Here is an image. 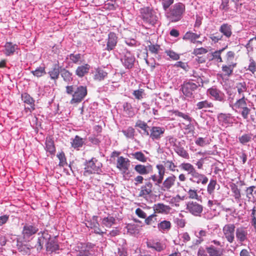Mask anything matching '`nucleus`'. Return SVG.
Returning <instances> with one entry per match:
<instances>
[{
  "mask_svg": "<svg viewBox=\"0 0 256 256\" xmlns=\"http://www.w3.org/2000/svg\"><path fill=\"white\" fill-rule=\"evenodd\" d=\"M50 75V76L52 80H56L60 75V70L58 66L56 65H55L52 69L48 72Z\"/></svg>",
  "mask_w": 256,
  "mask_h": 256,
  "instance_id": "79ce46f5",
  "label": "nucleus"
},
{
  "mask_svg": "<svg viewBox=\"0 0 256 256\" xmlns=\"http://www.w3.org/2000/svg\"><path fill=\"white\" fill-rule=\"evenodd\" d=\"M66 92L72 96V98L70 100L72 104H78L80 102V86L76 88L74 86H66Z\"/></svg>",
  "mask_w": 256,
  "mask_h": 256,
  "instance_id": "1a4fd4ad",
  "label": "nucleus"
},
{
  "mask_svg": "<svg viewBox=\"0 0 256 256\" xmlns=\"http://www.w3.org/2000/svg\"><path fill=\"white\" fill-rule=\"evenodd\" d=\"M197 108L201 110L204 108H210L214 106L213 104L207 100L200 102L196 104Z\"/></svg>",
  "mask_w": 256,
  "mask_h": 256,
  "instance_id": "09e8293b",
  "label": "nucleus"
},
{
  "mask_svg": "<svg viewBox=\"0 0 256 256\" xmlns=\"http://www.w3.org/2000/svg\"><path fill=\"white\" fill-rule=\"evenodd\" d=\"M164 163L168 170L172 172H175L176 166L172 160H166L164 161Z\"/></svg>",
  "mask_w": 256,
  "mask_h": 256,
  "instance_id": "4d7b16f0",
  "label": "nucleus"
},
{
  "mask_svg": "<svg viewBox=\"0 0 256 256\" xmlns=\"http://www.w3.org/2000/svg\"><path fill=\"white\" fill-rule=\"evenodd\" d=\"M160 230H169L171 228V223L170 221L164 220L158 224Z\"/></svg>",
  "mask_w": 256,
  "mask_h": 256,
  "instance_id": "49530a36",
  "label": "nucleus"
},
{
  "mask_svg": "<svg viewBox=\"0 0 256 256\" xmlns=\"http://www.w3.org/2000/svg\"><path fill=\"white\" fill-rule=\"evenodd\" d=\"M121 56L120 60L126 68H132L135 62L134 56L124 46H120L118 51Z\"/></svg>",
  "mask_w": 256,
  "mask_h": 256,
  "instance_id": "f257e3e1",
  "label": "nucleus"
},
{
  "mask_svg": "<svg viewBox=\"0 0 256 256\" xmlns=\"http://www.w3.org/2000/svg\"><path fill=\"white\" fill-rule=\"evenodd\" d=\"M142 19L145 23L154 26L158 20L156 12L149 7L144 8L140 10Z\"/></svg>",
  "mask_w": 256,
  "mask_h": 256,
  "instance_id": "7ed1b4c3",
  "label": "nucleus"
},
{
  "mask_svg": "<svg viewBox=\"0 0 256 256\" xmlns=\"http://www.w3.org/2000/svg\"><path fill=\"white\" fill-rule=\"evenodd\" d=\"M180 167L182 170L186 171L188 174H192L196 170L193 165L190 163L184 162L180 164Z\"/></svg>",
  "mask_w": 256,
  "mask_h": 256,
  "instance_id": "ea45409f",
  "label": "nucleus"
},
{
  "mask_svg": "<svg viewBox=\"0 0 256 256\" xmlns=\"http://www.w3.org/2000/svg\"><path fill=\"white\" fill-rule=\"evenodd\" d=\"M236 54L233 51H228L226 52V56L224 57V62L226 64H228L232 65V64H236L237 63L235 60Z\"/></svg>",
  "mask_w": 256,
  "mask_h": 256,
  "instance_id": "c85d7f7f",
  "label": "nucleus"
},
{
  "mask_svg": "<svg viewBox=\"0 0 256 256\" xmlns=\"http://www.w3.org/2000/svg\"><path fill=\"white\" fill-rule=\"evenodd\" d=\"M220 31L224 36L229 38L232 34V26L228 24H224L220 26Z\"/></svg>",
  "mask_w": 256,
  "mask_h": 256,
  "instance_id": "7c9ffc66",
  "label": "nucleus"
},
{
  "mask_svg": "<svg viewBox=\"0 0 256 256\" xmlns=\"http://www.w3.org/2000/svg\"><path fill=\"white\" fill-rule=\"evenodd\" d=\"M217 186V182L215 180H210L208 186H207V192L208 194L212 196V197L214 196V190Z\"/></svg>",
  "mask_w": 256,
  "mask_h": 256,
  "instance_id": "e433bc0d",
  "label": "nucleus"
},
{
  "mask_svg": "<svg viewBox=\"0 0 256 256\" xmlns=\"http://www.w3.org/2000/svg\"><path fill=\"white\" fill-rule=\"evenodd\" d=\"M232 191L234 194V196L236 200H239L241 197L240 190L238 186L234 184L231 187Z\"/></svg>",
  "mask_w": 256,
  "mask_h": 256,
  "instance_id": "13d9d810",
  "label": "nucleus"
},
{
  "mask_svg": "<svg viewBox=\"0 0 256 256\" xmlns=\"http://www.w3.org/2000/svg\"><path fill=\"white\" fill-rule=\"evenodd\" d=\"M156 214H152L148 217H146L144 220L146 224L148 225H151L155 223L156 221Z\"/></svg>",
  "mask_w": 256,
  "mask_h": 256,
  "instance_id": "bf43d9fd",
  "label": "nucleus"
},
{
  "mask_svg": "<svg viewBox=\"0 0 256 256\" xmlns=\"http://www.w3.org/2000/svg\"><path fill=\"white\" fill-rule=\"evenodd\" d=\"M71 146L76 150H79L80 148V137L76 136L74 138L70 139Z\"/></svg>",
  "mask_w": 256,
  "mask_h": 256,
  "instance_id": "5fc2aeb1",
  "label": "nucleus"
},
{
  "mask_svg": "<svg viewBox=\"0 0 256 256\" xmlns=\"http://www.w3.org/2000/svg\"><path fill=\"white\" fill-rule=\"evenodd\" d=\"M134 170L140 175H146L152 171V166L150 164L146 166L138 164L134 166Z\"/></svg>",
  "mask_w": 256,
  "mask_h": 256,
  "instance_id": "aec40b11",
  "label": "nucleus"
},
{
  "mask_svg": "<svg viewBox=\"0 0 256 256\" xmlns=\"http://www.w3.org/2000/svg\"><path fill=\"white\" fill-rule=\"evenodd\" d=\"M236 88L240 97L244 96V92H246L248 90V86L246 82H242L236 83Z\"/></svg>",
  "mask_w": 256,
  "mask_h": 256,
  "instance_id": "2f4dec72",
  "label": "nucleus"
},
{
  "mask_svg": "<svg viewBox=\"0 0 256 256\" xmlns=\"http://www.w3.org/2000/svg\"><path fill=\"white\" fill-rule=\"evenodd\" d=\"M256 138V134L253 136L251 133L244 134L238 138L239 142L242 144L250 142L252 140H254Z\"/></svg>",
  "mask_w": 256,
  "mask_h": 256,
  "instance_id": "473e14b6",
  "label": "nucleus"
},
{
  "mask_svg": "<svg viewBox=\"0 0 256 256\" xmlns=\"http://www.w3.org/2000/svg\"><path fill=\"white\" fill-rule=\"evenodd\" d=\"M61 76L64 80L67 82H69L72 80V74L66 69L61 71Z\"/></svg>",
  "mask_w": 256,
  "mask_h": 256,
  "instance_id": "3c124183",
  "label": "nucleus"
},
{
  "mask_svg": "<svg viewBox=\"0 0 256 256\" xmlns=\"http://www.w3.org/2000/svg\"><path fill=\"white\" fill-rule=\"evenodd\" d=\"M81 256H94V252L90 246H86V247H82Z\"/></svg>",
  "mask_w": 256,
  "mask_h": 256,
  "instance_id": "58836bf2",
  "label": "nucleus"
},
{
  "mask_svg": "<svg viewBox=\"0 0 256 256\" xmlns=\"http://www.w3.org/2000/svg\"><path fill=\"white\" fill-rule=\"evenodd\" d=\"M31 72L34 76H36L37 78L42 76L46 74L45 67L44 66H39L37 68L34 70L32 71Z\"/></svg>",
  "mask_w": 256,
  "mask_h": 256,
  "instance_id": "de8ad7c7",
  "label": "nucleus"
},
{
  "mask_svg": "<svg viewBox=\"0 0 256 256\" xmlns=\"http://www.w3.org/2000/svg\"><path fill=\"white\" fill-rule=\"evenodd\" d=\"M98 170V168L97 167L92 160H90L86 164L84 174L88 176L92 173H96Z\"/></svg>",
  "mask_w": 256,
  "mask_h": 256,
  "instance_id": "b1692460",
  "label": "nucleus"
},
{
  "mask_svg": "<svg viewBox=\"0 0 256 256\" xmlns=\"http://www.w3.org/2000/svg\"><path fill=\"white\" fill-rule=\"evenodd\" d=\"M180 185V183L177 182L176 176L174 174H171L166 177L164 180H163L162 190L164 191L170 192L171 189L176 186H179Z\"/></svg>",
  "mask_w": 256,
  "mask_h": 256,
  "instance_id": "423d86ee",
  "label": "nucleus"
},
{
  "mask_svg": "<svg viewBox=\"0 0 256 256\" xmlns=\"http://www.w3.org/2000/svg\"><path fill=\"white\" fill-rule=\"evenodd\" d=\"M247 98L245 96H242L238 100L234 103V106L238 109H242L247 106Z\"/></svg>",
  "mask_w": 256,
  "mask_h": 256,
  "instance_id": "a19ab883",
  "label": "nucleus"
},
{
  "mask_svg": "<svg viewBox=\"0 0 256 256\" xmlns=\"http://www.w3.org/2000/svg\"><path fill=\"white\" fill-rule=\"evenodd\" d=\"M153 209L154 213L168 214L170 212L171 208L162 203H158L154 204Z\"/></svg>",
  "mask_w": 256,
  "mask_h": 256,
  "instance_id": "412c9836",
  "label": "nucleus"
},
{
  "mask_svg": "<svg viewBox=\"0 0 256 256\" xmlns=\"http://www.w3.org/2000/svg\"><path fill=\"white\" fill-rule=\"evenodd\" d=\"M236 64H224L222 66V73L220 74L222 78L226 76L228 78L231 76L233 73L234 69L236 67Z\"/></svg>",
  "mask_w": 256,
  "mask_h": 256,
  "instance_id": "5701e85b",
  "label": "nucleus"
},
{
  "mask_svg": "<svg viewBox=\"0 0 256 256\" xmlns=\"http://www.w3.org/2000/svg\"><path fill=\"white\" fill-rule=\"evenodd\" d=\"M165 129L162 127L152 126L150 130V137L153 140H158L162 136Z\"/></svg>",
  "mask_w": 256,
  "mask_h": 256,
  "instance_id": "a211bd4d",
  "label": "nucleus"
},
{
  "mask_svg": "<svg viewBox=\"0 0 256 256\" xmlns=\"http://www.w3.org/2000/svg\"><path fill=\"white\" fill-rule=\"evenodd\" d=\"M156 168L158 170V174H154L150 176L149 179L152 180L155 183L156 185L159 186L162 183L166 169L164 165L162 164H157Z\"/></svg>",
  "mask_w": 256,
  "mask_h": 256,
  "instance_id": "39448f33",
  "label": "nucleus"
},
{
  "mask_svg": "<svg viewBox=\"0 0 256 256\" xmlns=\"http://www.w3.org/2000/svg\"><path fill=\"white\" fill-rule=\"evenodd\" d=\"M252 224L254 226V229L256 230V207L254 206L252 210Z\"/></svg>",
  "mask_w": 256,
  "mask_h": 256,
  "instance_id": "774afa93",
  "label": "nucleus"
},
{
  "mask_svg": "<svg viewBox=\"0 0 256 256\" xmlns=\"http://www.w3.org/2000/svg\"><path fill=\"white\" fill-rule=\"evenodd\" d=\"M108 76V73L100 68L96 70V74L94 76V80L98 81L104 80Z\"/></svg>",
  "mask_w": 256,
  "mask_h": 256,
  "instance_id": "c9c22d12",
  "label": "nucleus"
},
{
  "mask_svg": "<svg viewBox=\"0 0 256 256\" xmlns=\"http://www.w3.org/2000/svg\"><path fill=\"white\" fill-rule=\"evenodd\" d=\"M144 90L142 88L135 90L132 92V94L134 96L135 98L138 100H142L143 98V94Z\"/></svg>",
  "mask_w": 256,
  "mask_h": 256,
  "instance_id": "69168bd1",
  "label": "nucleus"
},
{
  "mask_svg": "<svg viewBox=\"0 0 256 256\" xmlns=\"http://www.w3.org/2000/svg\"><path fill=\"white\" fill-rule=\"evenodd\" d=\"M185 10V6L182 2L174 5L167 13V17L172 22H176L181 19L182 16Z\"/></svg>",
  "mask_w": 256,
  "mask_h": 256,
  "instance_id": "f03ea898",
  "label": "nucleus"
},
{
  "mask_svg": "<svg viewBox=\"0 0 256 256\" xmlns=\"http://www.w3.org/2000/svg\"><path fill=\"white\" fill-rule=\"evenodd\" d=\"M135 126L141 128L146 133L147 135L149 134L148 130V126L146 122L142 121L141 120H138L136 123Z\"/></svg>",
  "mask_w": 256,
  "mask_h": 256,
  "instance_id": "864d4df0",
  "label": "nucleus"
},
{
  "mask_svg": "<svg viewBox=\"0 0 256 256\" xmlns=\"http://www.w3.org/2000/svg\"><path fill=\"white\" fill-rule=\"evenodd\" d=\"M122 107L124 112L127 116L132 118L136 114L135 109L130 102H124Z\"/></svg>",
  "mask_w": 256,
  "mask_h": 256,
  "instance_id": "cd10ccee",
  "label": "nucleus"
},
{
  "mask_svg": "<svg viewBox=\"0 0 256 256\" xmlns=\"http://www.w3.org/2000/svg\"><path fill=\"white\" fill-rule=\"evenodd\" d=\"M128 232L131 234H138L139 232V230L138 228V226L135 224H128L127 226Z\"/></svg>",
  "mask_w": 256,
  "mask_h": 256,
  "instance_id": "680f3d73",
  "label": "nucleus"
},
{
  "mask_svg": "<svg viewBox=\"0 0 256 256\" xmlns=\"http://www.w3.org/2000/svg\"><path fill=\"white\" fill-rule=\"evenodd\" d=\"M20 48L16 44L12 42H6L4 46V49L2 50V52L6 56H10L18 54Z\"/></svg>",
  "mask_w": 256,
  "mask_h": 256,
  "instance_id": "9d476101",
  "label": "nucleus"
},
{
  "mask_svg": "<svg viewBox=\"0 0 256 256\" xmlns=\"http://www.w3.org/2000/svg\"><path fill=\"white\" fill-rule=\"evenodd\" d=\"M176 152L180 156L186 158L188 159L190 158L188 153L184 148L180 146H176L174 149Z\"/></svg>",
  "mask_w": 256,
  "mask_h": 256,
  "instance_id": "37998d69",
  "label": "nucleus"
},
{
  "mask_svg": "<svg viewBox=\"0 0 256 256\" xmlns=\"http://www.w3.org/2000/svg\"><path fill=\"white\" fill-rule=\"evenodd\" d=\"M46 250L50 253L56 252V250H59V246L56 238L53 239H51L50 238V240H48L46 244Z\"/></svg>",
  "mask_w": 256,
  "mask_h": 256,
  "instance_id": "393cba45",
  "label": "nucleus"
},
{
  "mask_svg": "<svg viewBox=\"0 0 256 256\" xmlns=\"http://www.w3.org/2000/svg\"><path fill=\"white\" fill-rule=\"evenodd\" d=\"M182 200H183V199L181 198L180 196L177 194L176 196H174L170 198L169 203L172 206L178 208L180 206V202Z\"/></svg>",
  "mask_w": 256,
  "mask_h": 256,
  "instance_id": "8fccbe9b",
  "label": "nucleus"
},
{
  "mask_svg": "<svg viewBox=\"0 0 256 256\" xmlns=\"http://www.w3.org/2000/svg\"><path fill=\"white\" fill-rule=\"evenodd\" d=\"M186 210L192 215L200 216L203 211V206L196 202H188L186 204Z\"/></svg>",
  "mask_w": 256,
  "mask_h": 256,
  "instance_id": "0eeeda50",
  "label": "nucleus"
},
{
  "mask_svg": "<svg viewBox=\"0 0 256 256\" xmlns=\"http://www.w3.org/2000/svg\"><path fill=\"white\" fill-rule=\"evenodd\" d=\"M131 154L133 158L140 162L144 163L147 162L148 158L141 151L136 152Z\"/></svg>",
  "mask_w": 256,
  "mask_h": 256,
  "instance_id": "4c0bfd02",
  "label": "nucleus"
},
{
  "mask_svg": "<svg viewBox=\"0 0 256 256\" xmlns=\"http://www.w3.org/2000/svg\"><path fill=\"white\" fill-rule=\"evenodd\" d=\"M117 42L118 37L116 34L113 32H110L108 34L106 50L109 52L113 50L116 46Z\"/></svg>",
  "mask_w": 256,
  "mask_h": 256,
  "instance_id": "f3484780",
  "label": "nucleus"
},
{
  "mask_svg": "<svg viewBox=\"0 0 256 256\" xmlns=\"http://www.w3.org/2000/svg\"><path fill=\"white\" fill-rule=\"evenodd\" d=\"M208 93L216 100L224 102V94L216 88H212L208 89Z\"/></svg>",
  "mask_w": 256,
  "mask_h": 256,
  "instance_id": "6ab92c4d",
  "label": "nucleus"
},
{
  "mask_svg": "<svg viewBox=\"0 0 256 256\" xmlns=\"http://www.w3.org/2000/svg\"><path fill=\"white\" fill-rule=\"evenodd\" d=\"M122 132L128 138H133L134 136L135 130L132 127L129 126L126 130H122Z\"/></svg>",
  "mask_w": 256,
  "mask_h": 256,
  "instance_id": "603ef678",
  "label": "nucleus"
},
{
  "mask_svg": "<svg viewBox=\"0 0 256 256\" xmlns=\"http://www.w3.org/2000/svg\"><path fill=\"white\" fill-rule=\"evenodd\" d=\"M130 166V161L122 156L118 158L116 160V168L120 170L125 173L128 170Z\"/></svg>",
  "mask_w": 256,
  "mask_h": 256,
  "instance_id": "ddd939ff",
  "label": "nucleus"
},
{
  "mask_svg": "<svg viewBox=\"0 0 256 256\" xmlns=\"http://www.w3.org/2000/svg\"><path fill=\"white\" fill-rule=\"evenodd\" d=\"M210 38L212 40V42L216 43L218 42L219 40L222 39V35L219 34L218 32H216L214 34H211L210 36Z\"/></svg>",
  "mask_w": 256,
  "mask_h": 256,
  "instance_id": "e2e57ef3",
  "label": "nucleus"
},
{
  "mask_svg": "<svg viewBox=\"0 0 256 256\" xmlns=\"http://www.w3.org/2000/svg\"><path fill=\"white\" fill-rule=\"evenodd\" d=\"M236 234L238 240L242 242L246 240L248 233L246 228L241 226L236 229Z\"/></svg>",
  "mask_w": 256,
  "mask_h": 256,
  "instance_id": "4be33fe9",
  "label": "nucleus"
},
{
  "mask_svg": "<svg viewBox=\"0 0 256 256\" xmlns=\"http://www.w3.org/2000/svg\"><path fill=\"white\" fill-rule=\"evenodd\" d=\"M57 157L60 160L59 166L64 167L67 165L66 159L65 154L63 152L57 154Z\"/></svg>",
  "mask_w": 256,
  "mask_h": 256,
  "instance_id": "6e6d98bb",
  "label": "nucleus"
},
{
  "mask_svg": "<svg viewBox=\"0 0 256 256\" xmlns=\"http://www.w3.org/2000/svg\"><path fill=\"white\" fill-rule=\"evenodd\" d=\"M38 224L36 223H26L24 225L22 231L24 238L29 240L32 236L38 232Z\"/></svg>",
  "mask_w": 256,
  "mask_h": 256,
  "instance_id": "20e7f679",
  "label": "nucleus"
},
{
  "mask_svg": "<svg viewBox=\"0 0 256 256\" xmlns=\"http://www.w3.org/2000/svg\"><path fill=\"white\" fill-rule=\"evenodd\" d=\"M168 112L170 114V116L174 114L176 116L183 118L184 120L188 121L190 122L192 120V118L190 117L188 114L182 113V112H180L178 110H170L168 111Z\"/></svg>",
  "mask_w": 256,
  "mask_h": 256,
  "instance_id": "f704fd0d",
  "label": "nucleus"
},
{
  "mask_svg": "<svg viewBox=\"0 0 256 256\" xmlns=\"http://www.w3.org/2000/svg\"><path fill=\"white\" fill-rule=\"evenodd\" d=\"M174 222L176 226L180 228H183L186 226V220L182 218H176L174 219Z\"/></svg>",
  "mask_w": 256,
  "mask_h": 256,
  "instance_id": "052dcab7",
  "label": "nucleus"
},
{
  "mask_svg": "<svg viewBox=\"0 0 256 256\" xmlns=\"http://www.w3.org/2000/svg\"><path fill=\"white\" fill-rule=\"evenodd\" d=\"M160 2L164 10H166L174 3V0H160Z\"/></svg>",
  "mask_w": 256,
  "mask_h": 256,
  "instance_id": "338daca9",
  "label": "nucleus"
},
{
  "mask_svg": "<svg viewBox=\"0 0 256 256\" xmlns=\"http://www.w3.org/2000/svg\"><path fill=\"white\" fill-rule=\"evenodd\" d=\"M248 70L254 74L256 72V63L252 58L250 59V64Z\"/></svg>",
  "mask_w": 256,
  "mask_h": 256,
  "instance_id": "0e129e2a",
  "label": "nucleus"
},
{
  "mask_svg": "<svg viewBox=\"0 0 256 256\" xmlns=\"http://www.w3.org/2000/svg\"><path fill=\"white\" fill-rule=\"evenodd\" d=\"M153 184L150 181L146 182L141 186L138 196L146 198L152 193Z\"/></svg>",
  "mask_w": 256,
  "mask_h": 256,
  "instance_id": "f8f14e48",
  "label": "nucleus"
},
{
  "mask_svg": "<svg viewBox=\"0 0 256 256\" xmlns=\"http://www.w3.org/2000/svg\"><path fill=\"white\" fill-rule=\"evenodd\" d=\"M22 99L25 104L30 105V107L27 108L30 112H32L34 110V100L30 94L27 93L22 94Z\"/></svg>",
  "mask_w": 256,
  "mask_h": 256,
  "instance_id": "a878e982",
  "label": "nucleus"
},
{
  "mask_svg": "<svg viewBox=\"0 0 256 256\" xmlns=\"http://www.w3.org/2000/svg\"><path fill=\"white\" fill-rule=\"evenodd\" d=\"M200 37V34H197L196 33L189 31L184 34L182 39L186 40H190L192 43H195L196 42V40Z\"/></svg>",
  "mask_w": 256,
  "mask_h": 256,
  "instance_id": "c756f323",
  "label": "nucleus"
},
{
  "mask_svg": "<svg viewBox=\"0 0 256 256\" xmlns=\"http://www.w3.org/2000/svg\"><path fill=\"white\" fill-rule=\"evenodd\" d=\"M198 88L197 84L192 82H184L182 86V93L187 97H191L193 92Z\"/></svg>",
  "mask_w": 256,
  "mask_h": 256,
  "instance_id": "9b49d317",
  "label": "nucleus"
},
{
  "mask_svg": "<svg viewBox=\"0 0 256 256\" xmlns=\"http://www.w3.org/2000/svg\"><path fill=\"white\" fill-rule=\"evenodd\" d=\"M116 222V219L112 216L103 218L102 224L107 228H110Z\"/></svg>",
  "mask_w": 256,
  "mask_h": 256,
  "instance_id": "c03bdc74",
  "label": "nucleus"
},
{
  "mask_svg": "<svg viewBox=\"0 0 256 256\" xmlns=\"http://www.w3.org/2000/svg\"><path fill=\"white\" fill-rule=\"evenodd\" d=\"M40 234H42V235L38 237L37 242V250H40L42 249L44 244H46L51 238L50 235L48 234L47 230L44 231L43 232H40L38 233V235Z\"/></svg>",
  "mask_w": 256,
  "mask_h": 256,
  "instance_id": "2eb2a0df",
  "label": "nucleus"
},
{
  "mask_svg": "<svg viewBox=\"0 0 256 256\" xmlns=\"http://www.w3.org/2000/svg\"><path fill=\"white\" fill-rule=\"evenodd\" d=\"M192 177L190 180L197 184H206L208 182V178L203 174L198 172L196 170L190 175Z\"/></svg>",
  "mask_w": 256,
  "mask_h": 256,
  "instance_id": "dca6fc26",
  "label": "nucleus"
},
{
  "mask_svg": "<svg viewBox=\"0 0 256 256\" xmlns=\"http://www.w3.org/2000/svg\"><path fill=\"white\" fill-rule=\"evenodd\" d=\"M236 226L234 224H225L222 228V232L226 240L232 243L234 240V232Z\"/></svg>",
  "mask_w": 256,
  "mask_h": 256,
  "instance_id": "6e6552de",
  "label": "nucleus"
},
{
  "mask_svg": "<svg viewBox=\"0 0 256 256\" xmlns=\"http://www.w3.org/2000/svg\"><path fill=\"white\" fill-rule=\"evenodd\" d=\"M225 50V48H222L218 50H216L212 53V58L216 60L218 62H223L222 58L221 56L222 52Z\"/></svg>",
  "mask_w": 256,
  "mask_h": 256,
  "instance_id": "a18cd8bd",
  "label": "nucleus"
},
{
  "mask_svg": "<svg viewBox=\"0 0 256 256\" xmlns=\"http://www.w3.org/2000/svg\"><path fill=\"white\" fill-rule=\"evenodd\" d=\"M218 119L220 124L226 127L233 123L234 117L230 114L220 113L218 116Z\"/></svg>",
  "mask_w": 256,
  "mask_h": 256,
  "instance_id": "4468645a",
  "label": "nucleus"
},
{
  "mask_svg": "<svg viewBox=\"0 0 256 256\" xmlns=\"http://www.w3.org/2000/svg\"><path fill=\"white\" fill-rule=\"evenodd\" d=\"M206 250L210 256H222L224 252V248H217L212 245L206 247Z\"/></svg>",
  "mask_w": 256,
  "mask_h": 256,
  "instance_id": "bb28decb",
  "label": "nucleus"
},
{
  "mask_svg": "<svg viewBox=\"0 0 256 256\" xmlns=\"http://www.w3.org/2000/svg\"><path fill=\"white\" fill-rule=\"evenodd\" d=\"M46 150L50 154H53L56 152L54 140L50 138H46Z\"/></svg>",
  "mask_w": 256,
  "mask_h": 256,
  "instance_id": "72a5a7b5",
  "label": "nucleus"
}]
</instances>
